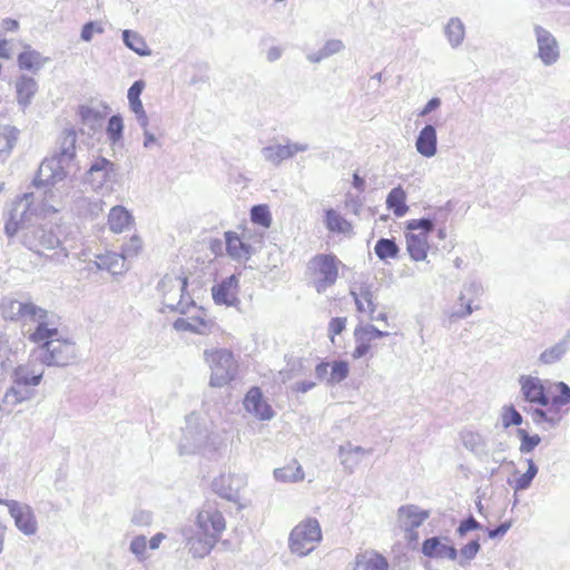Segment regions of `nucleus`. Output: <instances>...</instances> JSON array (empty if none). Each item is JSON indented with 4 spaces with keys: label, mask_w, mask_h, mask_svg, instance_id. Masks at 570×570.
Listing matches in <instances>:
<instances>
[{
    "label": "nucleus",
    "mask_w": 570,
    "mask_h": 570,
    "mask_svg": "<svg viewBox=\"0 0 570 570\" xmlns=\"http://www.w3.org/2000/svg\"><path fill=\"white\" fill-rule=\"evenodd\" d=\"M21 243L39 256L55 264L63 263L68 252L61 246L60 239L51 230L41 225L22 227Z\"/></svg>",
    "instance_id": "5"
},
{
    "label": "nucleus",
    "mask_w": 570,
    "mask_h": 570,
    "mask_svg": "<svg viewBox=\"0 0 570 570\" xmlns=\"http://www.w3.org/2000/svg\"><path fill=\"white\" fill-rule=\"evenodd\" d=\"M188 279L185 276L165 275L158 283V291L163 296V305L170 312L186 314L194 301L186 295Z\"/></svg>",
    "instance_id": "7"
},
{
    "label": "nucleus",
    "mask_w": 570,
    "mask_h": 570,
    "mask_svg": "<svg viewBox=\"0 0 570 570\" xmlns=\"http://www.w3.org/2000/svg\"><path fill=\"white\" fill-rule=\"evenodd\" d=\"M533 35L537 43V58L543 66L557 63L561 57L560 45L553 33L541 24H533Z\"/></svg>",
    "instance_id": "11"
},
{
    "label": "nucleus",
    "mask_w": 570,
    "mask_h": 570,
    "mask_svg": "<svg viewBox=\"0 0 570 570\" xmlns=\"http://www.w3.org/2000/svg\"><path fill=\"white\" fill-rule=\"evenodd\" d=\"M35 354L43 365L63 367L75 362L77 347L75 342L68 338L56 337L40 345Z\"/></svg>",
    "instance_id": "9"
},
{
    "label": "nucleus",
    "mask_w": 570,
    "mask_h": 570,
    "mask_svg": "<svg viewBox=\"0 0 570 570\" xmlns=\"http://www.w3.org/2000/svg\"><path fill=\"white\" fill-rule=\"evenodd\" d=\"M262 155L266 161L278 166L283 160L291 158V151L286 145H271L262 149Z\"/></svg>",
    "instance_id": "40"
},
{
    "label": "nucleus",
    "mask_w": 570,
    "mask_h": 570,
    "mask_svg": "<svg viewBox=\"0 0 570 570\" xmlns=\"http://www.w3.org/2000/svg\"><path fill=\"white\" fill-rule=\"evenodd\" d=\"M245 410L262 421L271 420L274 416L272 406L264 400L259 387H252L244 399Z\"/></svg>",
    "instance_id": "17"
},
{
    "label": "nucleus",
    "mask_w": 570,
    "mask_h": 570,
    "mask_svg": "<svg viewBox=\"0 0 570 570\" xmlns=\"http://www.w3.org/2000/svg\"><path fill=\"white\" fill-rule=\"evenodd\" d=\"M105 29L100 21H88L82 26L80 38L82 41H91L94 33H104Z\"/></svg>",
    "instance_id": "59"
},
{
    "label": "nucleus",
    "mask_w": 570,
    "mask_h": 570,
    "mask_svg": "<svg viewBox=\"0 0 570 570\" xmlns=\"http://www.w3.org/2000/svg\"><path fill=\"white\" fill-rule=\"evenodd\" d=\"M307 361L304 358H296L287 363V368L281 372L284 380H291L296 376H301L309 372L311 365H306Z\"/></svg>",
    "instance_id": "46"
},
{
    "label": "nucleus",
    "mask_w": 570,
    "mask_h": 570,
    "mask_svg": "<svg viewBox=\"0 0 570 570\" xmlns=\"http://www.w3.org/2000/svg\"><path fill=\"white\" fill-rule=\"evenodd\" d=\"M415 148L424 157H433L438 151L436 129L433 125H425L415 140Z\"/></svg>",
    "instance_id": "21"
},
{
    "label": "nucleus",
    "mask_w": 570,
    "mask_h": 570,
    "mask_svg": "<svg viewBox=\"0 0 570 570\" xmlns=\"http://www.w3.org/2000/svg\"><path fill=\"white\" fill-rule=\"evenodd\" d=\"M444 32L446 35V38H448L450 45L453 48H456L462 43V41L464 39V35H465L464 24L459 18H451L449 20L448 24L445 26Z\"/></svg>",
    "instance_id": "39"
},
{
    "label": "nucleus",
    "mask_w": 570,
    "mask_h": 570,
    "mask_svg": "<svg viewBox=\"0 0 570 570\" xmlns=\"http://www.w3.org/2000/svg\"><path fill=\"white\" fill-rule=\"evenodd\" d=\"M118 176L116 165L105 157L96 158L86 173V179L94 188H100L108 181L115 183Z\"/></svg>",
    "instance_id": "12"
},
{
    "label": "nucleus",
    "mask_w": 570,
    "mask_h": 570,
    "mask_svg": "<svg viewBox=\"0 0 570 570\" xmlns=\"http://www.w3.org/2000/svg\"><path fill=\"white\" fill-rule=\"evenodd\" d=\"M338 455L341 459V463L344 465L345 470L350 472L360 463V458L354 456L353 454H347V449L344 445H341L338 449Z\"/></svg>",
    "instance_id": "63"
},
{
    "label": "nucleus",
    "mask_w": 570,
    "mask_h": 570,
    "mask_svg": "<svg viewBox=\"0 0 570 570\" xmlns=\"http://www.w3.org/2000/svg\"><path fill=\"white\" fill-rule=\"evenodd\" d=\"M10 515L14 520L16 527L26 535H32L37 532V521L33 510L30 505L16 500L6 502Z\"/></svg>",
    "instance_id": "13"
},
{
    "label": "nucleus",
    "mask_w": 570,
    "mask_h": 570,
    "mask_svg": "<svg viewBox=\"0 0 570 570\" xmlns=\"http://www.w3.org/2000/svg\"><path fill=\"white\" fill-rule=\"evenodd\" d=\"M129 550L139 562L146 561L148 558L146 537L142 534L136 535L129 544Z\"/></svg>",
    "instance_id": "54"
},
{
    "label": "nucleus",
    "mask_w": 570,
    "mask_h": 570,
    "mask_svg": "<svg viewBox=\"0 0 570 570\" xmlns=\"http://www.w3.org/2000/svg\"><path fill=\"white\" fill-rule=\"evenodd\" d=\"M20 307L19 322H35L41 317H48V311L32 303L28 293Z\"/></svg>",
    "instance_id": "35"
},
{
    "label": "nucleus",
    "mask_w": 570,
    "mask_h": 570,
    "mask_svg": "<svg viewBox=\"0 0 570 570\" xmlns=\"http://www.w3.org/2000/svg\"><path fill=\"white\" fill-rule=\"evenodd\" d=\"M434 228L435 226L433 225L429 216L406 222V229L420 230V234H424V237L426 238L429 234L434 230Z\"/></svg>",
    "instance_id": "55"
},
{
    "label": "nucleus",
    "mask_w": 570,
    "mask_h": 570,
    "mask_svg": "<svg viewBox=\"0 0 570 570\" xmlns=\"http://www.w3.org/2000/svg\"><path fill=\"white\" fill-rule=\"evenodd\" d=\"M26 212L27 206L22 200L14 204L10 218L4 225V233L9 238L13 237L19 230L22 232V227H27L23 220Z\"/></svg>",
    "instance_id": "32"
},
{
    "label": "nucleus",
    "mask_w": 570,
    "mask_h": 570,
    "mask_svg": "<svg viewBox=\"0 0 570 570\" xmlns=\"http://www.w3.org/2000/svg\"><path fill=\"white\" fill-rule=\"evenodd\" d=\"M37 326L35 331L29 335V340L33 343H37L39 346L45 345V343L49 342V340H55L58 337V328L55 325V322L51 321L50 315L48 317H41L40 320H36Z\"/></svg>",
    "instance_id": "22"
},
{
    "label": "nucleus",
    "mask_w": 570,
    "mask_h": 570,
    "mask_svg": "<svg viewBox=\"0 0 570 570\" xmlns=\"http://www.w3.org/2000/svg\"><path fill=\"white\" fill-rule=\"evenodd\" d=\"M350 367L346 361H335L332 364L331 375L327 380L330 384H337L348 376Z\"/></svg>",
    "instance_id": "52"
},
{
    "label": "nucleus",
    "mask_w": 570,
    "mask_h": 570,
    "mask_svg": "<svg viewBox=\"0 0 570 570\" xmlns=\"http://www.w3.org/2000/svg\"><path fill=\"white\" fill-rule=\"evenodd\" d=\"M134 222L131 214L122 206H115L108 215V225L114 233H121Z\"/></svg>",
    "instance_id": "30"
},
{
    "label": "nucleus",
    "mask_w": 570,
    "mask_h": 570,
    "mask_svg": "<svg viewBox=\"0 0 570 570\" xmlns=\"http://www.w3.org/2000/svg\"><path fill=\"white\" fill-rule=\"evenodd\" d=\"M18 140V130L14 127L0 125V154L9 153Z\"/></svg>",
    "instance_id": "43"
},
{
    "label": "nucleus",
    "mask_w": 570,
    "mask_h": 570,
    "mask_svg": "<svg viewBox=\"0 0 570 570\" xmlns=\"http://www.w3.org/2000/svg\"><path fill=\"white\" fill-rule=\"evenodd\" d=\"M121 37L125 46L138 56L147 57L151 55V50L147 46L145 39L137 31L128 29L124 30Z\"/></svg>",
    "instance_id": "34"
},
{
    "label": "nucleus",
    "mask_w": 570,
    "mask_h": 570,
    "mask_svg": "<svg viewBox=\"0 0 570 570\" xmlns=\"http://www.w3.org/2000/svg\"><path fill=\"white\" fill-rule=\"evenodd\" d=\"M324 223L326 228L333 233H346L351 229V224L335 209L325 210Z\"/></svg>",
    "instance_id": "37"
},
{
    "label": "nucleus",
    "mask_w": 570,
    "mask_h": 570,
    "mask_svg": "<svg viewBox=\"0 0 570 570\" xmlns=\"http://www.w3.org/2000/svg\"><path fill=\"white\" fill-rule=\"evenodd\" d=\"M213 422L195 413L186 416L183 435L179 441L180 454L214 452L219 444V436L213 430Z\"/></svg>",
    "instance_id": "3"
},
{
    "label": "nucleus",
    "mask_w": 570,
    "mask_h": 570,
    "mask_svg": "<svg viewBox=\"0 0 570 570\" xmlns=\"http://www.w3.org/2000/svg\"><path fill=\"white\" fill-rule=\"evenodd\" d=\"M354 338L356 342V346L352 353L353 358H362L364 357L368 351L371 350V342L367 337L362 335L357 330H354Z\"/></svg>",
    "instance_id": "57"
},
{
    "label": "nucleus",
    "mask_w": 570,
    "mask_h": 570,
    "mask_svg": "<svg viewBox=\"0 0 570 570\" xmlns=\"http://www.w3.org/2000/svg\"><path fill=\"white\" fill-rule=\"evenodd\" d=\"M242 480L230 474H222L214 479L212 488L220 498L230 502H238Z\"/></svg>",
    "instance_id": "18"
},
{
    "label": "nucleus",
    "mask_w": 570,
    "mask_h": 570,
    "mask_svg": "<svg viewBox=\"0 0 570 570\" xmlns=\"http://www.w3.org/2000/svg\"><path fill=\"white\" fill-rule=\"evenodd\" d=\"M448 537H431L423 541L422 553L428 558L456 560L459 551L454 546L448 544Z\"/></svg>",
    "instance_id": "15"
},
{
    "label": "nucleus",
    "mask_w": 570,
    "mask_h": 570,
    "mask_svg": "<svg viewBox=\"0 0 570 570\" xmlns=\"http://www.w3.org/2000/svg\"><path fill=\"white\" fill-rule=\"evenodd\" d=\"M340 265L341 261L333 254H318L309 259V282L318 294L325 293L336 283Z\"/></svg>",
    "instance_id": "8"
},
{
    "label": "nucleus",
    "mask_w": 570,
    "mask_h": 570,
    "mask_svg": "<svg viewBox=\"0 0 570 570\" xmlns=\"http://www.w3.org/2000/svg\"><path fill=\"white\" fill-rule=\"evenodd\" d=\"M38 91V83L37 81L27 75H21L16 80V92H17V101L19 106H21L23 109L27 108L36 92Z\"/></svg>",
    "instance_id": "24"
},
{
    "label": "nucleus",
    "mask_w": 570,
    "mask_h": 570,
    "mask_svg": "<svg viewBox=\"0 0 570 570\" xmlns=\"http://www.w3.org/2000/svg\"><path fill=\"white\" fill-rule=\"evenodd\" d=\"M570 346V330L553 346L546 348L539 356V362L544 365H551L559 362L568 352Z\"/></svg>",
    "instance_id": "26"
},
{
    "label": "nucleus",
    "mask_w": 570,
    "mask_h": 570,
    "mask_svg": "<svg viewBox=\"0 0 570 570\" xmlns=\"http://www.w3.org/2000/svg\"><path fill=\"white\" fill-rule=\"evenodd\" d=\"M483 293V286L480 282L475 279H470L463 285V291L461 292L459 296L460 302L468 301L471 298V302H473L474 298L481 296Z\"/></svg>",
    "instance_id": "53"
},
{
    "label": "nucleus",
    "mask_w": 570,
    "mask_h": 570,
    "mask_svg": "<svg viewBox=\"0 0 570 570\" xmlns=\"http://www.w3.org/2000/svg\"><path fill=\"white\" fill-rule=\"evenodd\" d=\"M250 220L264 228L272 224V215L267 205H255L250 209Z\"/></svg>",
    "instance_id": "47"
},
{
    "label": "nucleus",
    "mask_w": 570,
    "mask_h": 570,
    "mask_svg": "<svg viewBox=\"0 0 570 570\" xmlns=\"http://www.w3.org/2000/svg\"><path fill=\"white\" fill-rule=\"evenodd\" d=\"M142 247V240L140 237L134 235L121 246V256L126 261L127 258L136 257Z\"/></svg>",
    "instance_id": "56"
},
{
    "label": "nucleus",
    "mask_w": 570,
    "mask_h": 570,
    "mask_svg": "<svg viewBox=\"0 0 570 570\" xmlns=\"http://www.w3.org/2000/svg\"><path fill=\"white\" fill-rule=\"evenodd\" d=\"M197 530L184 529L186 546L194 558H204L213 550L226 529V521L215 503L206 502L196 519Z\"/></svg>",
    "instance_id": "1"
},
{
    "label": "nucleus",
    "mask_w": 570,
    "mask_h": 570,
    "mask_svg": "<svg viewBox=\"0 0 570 570\" xmlns=\"http://www.w3.org/2000/svg\"><path fill=\"white\" fill-rule=\"evenodd\" d=\"M556 387L559 392L558 395L550 400L553 406H563L570 403V386L564 382L556 383Z\"/></svg>",
    "instance_id": "58"
},
{
    "label": "nucleus",
    "mask_w": 570,
    "mask_h": 570,
    "mask_svg": "<svg viewBox=\"0 0 570 570\" xmlns=\"http://www.w3.org/2000/svg\"><path fill=\"white\" fill-rule=\"evenodd\" d=\"M355 330H357L362 335L367 337L370 342L390 335L389 332L381 331L372 324L358 325L355 327Z\"/></svg>",
    "instance_id": "60"
},
{
    "label": "nucleus",
    "mask_w": 570,
    "mask_h": 570,
    "mask_svg": "<svg viewBox=\"0 0 570 570\" xmlns=\"http://www.w3.org/2000/svg\"><path fill=\"white\" fill-rule=\"evenodd\" d=\"M528 469L527 471L515 480L514 490L524 491L532 484L533 479L538 474V466L532 459H527Z\"/></svg>",
    "instance_id": "44"
},
{
    "label": "nucleus",
    "mask_w": 570,
    "mask_h": 570,
    "mask_svg": "<svg viewBox=\"0 0 570 570\" xmlns=\"http://www.w3.org/2000/svg\"><path fill=\"white\" fill-rule=\"evenodd\" d=\"M17 60L20 69L37 73L50 61V58L43 57L39 51L28 48L18 55Z\"/></svg>",
    "instance_id": "25"
},
{
    "label": "nucleus",
    "mask_w": 570,
    "mask_h": 570,
    "mask_svg": "<svg viewBox=\"0 0 570 570\" xmlns=\"http://www.w3.org/2000/svg\"><path fill=\"white\" fill-rule=\"evenodd\" d=\"M322 540L320 522L315 518H308L298 523L289 533L288 546L292 553L299 557L308 556L315 544Z\"/></svg>",
    "instance_id": "10"
},
{
    "label": "nucleus",
    "mask_w": 570,
    "mask_h": 570,
    "mask_svg": "<svg viewBox=\"0 0 570 570\" xmlns=\"http://www.w3.org/2000/svg\"><path fill=\"white\" fill-rule=\"evenodd\" d=\"M517 435L521 441L519 451L522 454L532 452L541 442V438L538 434L530 435L527 430L519 428Z\"/></svg>",
    "instance_id": "45"
},
{
    "label": "nucleus",
    "mask_w": 570,
    "mask_h": 570,
    "mask_svg": "<svg viewBox=\"0 0 570 570\" xmlns=\"http://www.w3.org/2000/svg\"><path fill=\"white\" fill-rule=\"evenodd\" d=\"M429 247V242L428 238L424 237V234L406 235V249L413 261H424L426 258Z\"/></svg>",
    "instance_id": "28"
},
{
    "label": "nucleus",
    "mask_w": 570,
    "mask_h": 570,
    "mask_svg": "<svg viewBox=\"0 0 570 570\" xmlns=\"http://www.w3.org/2000/svg\"><path fill=\"white\" fill-rule=\"evenodd\" d=\"M452 210L451 202H448L444 206L439 207L432 215H430V219L432 220L433 225H444L448 220V216L450 212Z\"/></svg>",
    "instance_id": "62"
},
{
    "label": "nucleus",
    "mask_w": 570,
    "mask_h": 570,
    "mask_svg": "<svg viewBox=\"0 0 570 570\" xmlns=\"http://www.w3.org/2000/svg\"><path fill=\"white\" fill-rule=\"evenodd\" d=\"M345 48L344 43L340 39H331L325 42L323 48L321 49L323 51V56L326 58L340 53Z\"/></svg>",
    "instance_id": "64"
},
{
    "label": "nucleus",
    "mask_w": 570,
    "mask_h": 570,
    "mask_svg": "<svg viewBox=\"0 0 570 570\" xmlns=\"http://www.w3.org/2000/svg\"><path fill=\"white\" fill-rule=\"evenodd\" d=\"M226 238V250L228 255L234 259H248L252 253V246L242 242L236 233L227 232Z\"/></svg>",
    "instance_id": "29"
},
{
    "label": "nucleus",
    "mask_w": 570,
    "mask_h": 570,
    "mask_svg": "<svg viewBox=\"0 0 570 570\" xmlns=\"http://www.w3.org/2000/svg\"><path fill=\"white\" fill-rule=\"evenodd\" d=\"M397 515L402 527L409 531L421 527L430 517V512L428 510H421L417 505L407 504L399 508Z\"/></svg>",
    "instance_id": "20"
},
{
    "label": "nucleus",
    "mask_w": 570,
    "mask_h": 570,
    "mask_svg": "<svg viewBox=\"0 0 570 570\" xmlns=\"http://www.w3.org/2000/svg\"><path fill=\"white\" fill-rule=\"evenodd\" d=\"M173 326L176 331L205 335L210 331L213 323L200 316L190 317L188 320L179 317L174 322Z\"/></svg>",
    "instance_id": "27"
},
{
    "label": "nucleus",
    "mask_w": 570,
    "mask_h": 570,
    "mask_svg": "<svg viewBox=\"0 0 570 570\" xmlns=\"http://www.w3.org/2000/svg\"><path fill=\"white\" fill-rule=\"evenodd\" d=\"M502 426L509 429L510 426H519L523 422V417L513 405H505L502 407L501 413Z\"/></svg>",
    "instance_id": "51"
},
{
    "label": "nucleus",
    "mask_w": 570,
    "mask_h": 570,
    "mask_svg": "<svg viewBox=\"0 0 570 570\" xmlns=\"http://www.w3.org/2000/svg\"><path fill=\"white\" fill-rule=\"evenodd\" d=\"M481 528V523L478 522L473 515H469L466 519L460 522L459 527L456 528V534L460 538H464L468 532L479 530Z\"/></svg>",
    "instance_id": "61"
},
{
    "label": "nucleus",
    "mask_w": 570,
    "mask_h": 570,
    "mask_svg": "<svg viewBox=\"0 0 570 570\" xmlns=\"http://www.w3.org/2000/svg\"><path fill=\"white\" fill-rule=\"evenodd\" d=\"M108 139L115 144L122 138L124 132V120L120 115H112L107 125L106 129Z\"/></svg>",
    "instance_id": "49"
},
{
    "label": "nucleus",
    "mask_w": 570,
    "mask_h": 570,
    "mask_svg": "<svg viewBox=\"0 0 570 570\" xmlns=\"http://www.w3.org/2000/svg\"><path fill=\"white\" fill-rule=\"evenodd\" d=\"M77 134L75 129H65L58 139V151L46 158L39 166L33 179L35 187L53 186L77 170L76 160Z\"/></svg>",
    "instance_id": "2"
},
{
    "label": "nucleus",
    "mask_w": 570,
    "mask_h": 570,
    "mask_svg": "<svg viewBox=\"0 0 570 570\" xmlns=\"http://www.w3.org/2000/svg\"><path fill=\"white\" fill-rule=\"evenodd\" d=\"M386 207L393 212L396 217H403L409 207L406 205V194L401 186L393 188L386 197Z\"/></svg>",
    "instance_id": "33"
},
{
    "label": "nucleus",
    "mask_w": 570,
    "mask_h": 570,
    "mask_svg": "<svg viewBox=\"0 0 570 570\" xmlns=\"http://www.w3.org/2000/svg\"><path fill=\"white\" fill-rule=\"evenodd\" d=\"M97 269L108 271L111 274H121L125 271V259L121 254L109 252L105 255H98L94 262Z\"/></svg>",
    "instance_id": "31"
},
{
    "label": "nucleus",
    "mask_w": 570,
    "mask_h": 570,
    "mask_svg": "<svg viewBox=\"0 0 570 570\" xmlns=\"http://www.w3.org/2000/svg\"><path fill=\"white\" fill-rule=\"evenodd\" d=\"M274 476L283 482H296L304 479V472L301 464L294 460L291 464L275 469Z\"/></svg>",
    "instance_id": "38"
},
{
    "label": "nucleus",
    "mask_w": 570,
    "mask_h": 570,
    "mask_svg": "<svg viewBox=\"0 0 570 570\" xmlns=\"http://www.w3.org/2000/svg\"><path fill=\"white\" fill-rule=\"evenodd\" d=\"M464 446L473 452L476 456L483 458L488 453L482 436L478 433L466 432L462 435Z\"/></svg>",
    "instance_id": "42"
},
{
    "label": "nucleus",
    "mask_w": 570,
    "mask_h": 570,
    "mask_svg": "<svg viewBox=\"0 0 570 570\" xmlns=\"http://www.w3.org/2000/svg\"><path fill=\"white\" fill-rule=\"evenodd\" d=\"M204 357L212 372L209 379L210 386L223 387L236 379L238 363L229 350H205Z\"/></svg>",
    "instance_id": "6"
},
{
    "label": "nucleus",
    "mask_w": 570,
    "mask_h": 570,
    "mask_svg": "<svg viewBox=\"0 0 570 570\" xmlns=\"http://www.w3.org/2000/svg\"><path fill=\"white\" fill-rule=\"evenodd\" d=\"M27 293H20L17 297H6L1 303V314L3 318L19 322L20 306Z\"/></svg>",
    "instance_id": "36"
},
{
    "label": "nucleus",
    "mask_w": 570,
    "mask_h": 570,
    "mask_svg": "<svg viewBox=\"0 0 570 570\" xmlns=\"http://www.w3.org/2000/svg\"><path fill=\"white\" fill-rule=\"evenodd\" d=\"M78 114L82 124L89 128L95 129L96 127L101 126L102 117L98 110L88 106H80Z\"/></svg>",
    "instance_id": "48"
},
{
    "label": "nucleus",
    "mask_w": 570,
    "mask_h": 570,
    "mask_svg": "<svg viewBox=\"0 0 570 570\" xmlns=\"http://www.w3.org/2000/svg\"><path fill=\"white\" fill-rule=\"evenodd\" d=\"M104 205L100 198L79 196L72 203V210L79 217L95 219L104 212Z\"/></svg>",
    "instance_id": "19"
},
{
    "label": "nucleus",
    "mask_w": 570,
    "mask_h": 570,
    "mask_svg": "<svg viewBox=\"0 0 570 570\" xmlns=\"http://www.w3.org/2000/svg\"><path fill=\"white\" fill-rule=\"evenodd\" d=\"M400 248L393 238H380L374 246V253L381 261L396 258Z\"/></svg>",
    "instance_id": "41"
},
{
    "label": "nucleus",
    "mask_w": 570,
    "mask_h": 570,
    "mask_svg": "<svg viewBox=\"0 0 570 570\" xmlns=\"http://www.w3.org/2000/svg\"><path fill=\"white\" fill-rule=\"evenodd\" d=\"M42 365L35 361H28L13 370L11 374L12 385L2 399L4 406L12 407L33 397L35 391L32 387L39 385L43 377L45 370Z\"/></svg>",
    "instance_id": "4"
},
{
    "label": "nucleus",
    "mask_w": 570,
    "mask_h": 570,
    "mask_svg": "<svg viewBox=\"0 0 570 570\" xmlns=\"http://www.w3.org/2000/svg\"><path fill=\"white\" fill-rule=\"evenodd\" d=\"M481 549L479 539L471 540L460 549V559L458 561L460 567H466L473 560Z\"/></svg>",
    "instance_id": "50"
},
{
    "label": "nucleus",
    "mask_w": 570,
    "mask_h": 570,
    "mask_svg": "<svg viewBox=\"0 0 570 570\" xmlns=\"http://www.w3.org/2000/svg\"><path fill=\"white\" fill-rule=\"evenodd\" d=\"M387 559L374 550L358 553L355 558L354 570H387Z\"/></svg>",
    "instance_id": "23"
},
{
    "label": "nucleus",
    "mask_w": 570,
    "mask_h": 570,
    "mask_svg": "<svg viewBox=\"0 0 570 570\" xmlns=\"http://www.w3.org/2000/svg\"><path fill=\"white\" fill-rule=\"evenodd\" d=\"M519 383L525 401L535 403L540 406H547L550 403V397L548 396L546 387L539 377L522 375L519 379Z\"/></svg>",
    "instance_id": "16"
},
{
    "label": "nucleus",
    "mask_w": 570,
    "mask_h": 570,
    "mask_svg": "<svg viewBox=\"0 0 570 570\" xmlns=\"http://www.w3.org/2000/svg\"><path fill=\"white\" fill-rule=\"evenodd\" d=\"M238 277L230 275L224 278L220 283L212 287V296L217 305H226L236 307L240 304L237 297L238 293Z\"/></svg>",
    "instance_id": "14"
}]
</instances>
